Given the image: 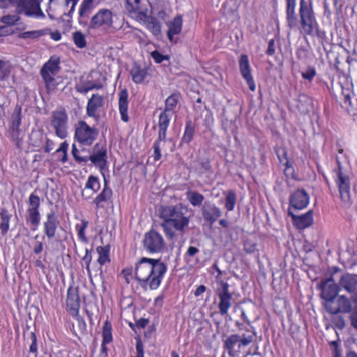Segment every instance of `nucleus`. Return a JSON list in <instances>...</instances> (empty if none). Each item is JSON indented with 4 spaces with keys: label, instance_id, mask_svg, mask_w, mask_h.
I'll return each instance as SVG.
<instances>
[{
    "label": "nucleus",
    "instance_id": "nucleus-25",
    "mask_svg": "<svg viewBox=\"0 0 357 357\" xmlns=\"http://www.w3.org/2000/svg\"><path fill=\"white\" fill-rule=\"evenodd\" d=\"M13 69L14 67L9 61L0 59V83L9 79Z\"/></svg>",
    "mask_w": 357,
    "mask_h": 357
},
{
    "label": "nucleus",
    "instance_id": "nucleus-54",
    "mask_svg": "<svg viewBox=\"0 0 357 357\" xmlns=\"http://www.w3.org/2000/svg\"><path fill=\"white\" fill-rule=\"evenodd\" d=\"M121 276L123 278L126 283L129 284L133 278L132 269L126 268L122 270Z\"/></svg>",
    "mask_w": 357,
    "mask_h": 357
},
{
    "label": "nucleus",
    "instance_id": "nucleus-24",
    "mask_svg": "<svg viewBox=\"0 0 357 357\" xmlns=\"http://www.w3.org/2000/svg\"><path fill=\"white\" fill-rule=\"evenodd\" d=\"M183 20L182 17L179 15L175 17L169 23L168 26L167 37L171 42L174 40V36L178 35L181 33L182 29Z\"/></svg>",
    "mask_w": 357,
    "mask_h": 357
},
{
    "label": "nucleus",
    "instance_id": "nucleus-30",
    "mask_svg": "<svg viewBox=\"0 0 357 357\" xmlns=\"http://www.w3.org/2000/svg\"><path fill=\"white\" fill-rule=\"evenodd\" d=\"M96 251L98 254V262L100 266H104L110 261L109 247L98 246Z\"/></svg>",
    "mask_w": 357,
    "mask_h": 357
},
{
    "label": "nucleus",
    "instance_id": "nucleus-49",
    "mask_svg": "<svg viewBox=\"0 0 357 357\" xmlns=\"http://www.w3.org/2000/svg\"><path fill=\"white\" fill-rule=\"evenodd\" d=\"M73 40L76 46L83 48L86 46V42L84 35L80 31H76L73 34Z\"/></svg>",
    "mask_w": 357,
    "mask_h": 357
},
{
    "label": "nucleus",
    "instance_id": "nucleus-29",
    "mask_svg": "<svg viewBox=\"0 0 357 357\" xmlns=\"http://www.w3.org/2000/svg\"><path fill=\"white\" fill-rule=\"evenodd\" d=\"M0 229L3 236L6 235L10 228V221L12 215L8 210L3 208L0 212Z\"/></svg>",
    "mask_w": 357,
    "mask_h": 357
},
{
    "label": "nucleus",
    "instance_id": "nucleus-46",
    "mask_svg": "<svg viewBox=\"0 0 357 357\" xmlns=\"http://www.w3.org/2000/svg\"><path fill=\"white\" fill-rule=\"evenodd\" d=\"M27 221L32 225L38 226L40 221L39 210H27Z\"/></svg>",
    "mask_w": 357,
    "mask_h": 357
},
{
    "label": "nucleus",
    "instance_id": "nucleus-20",
    "mask_svg": "<svg viewBox=\"0 0 357 357\" xmlns=\"http://www.w3.org/2000/svg\"><path fill=\"white\" fill-rule=\"evenodd\" d=\"M288 214L291 217L294 225L299 229L310 227L314 221L313 211L311 210L303 215H296L289 209Z\"/></svg>",
    "mask_w": 357,
    "mask_h": 357
},
{
    "label": "nucleus",
    "instance_id": "nucleus-43",
    "mask_svg": "<svg viewBox=\"0 0 357 357\" xmlns=\"http://www.w3.org/2000/svg\"><path fill=\"white\" fill-rule=\"evenodd\" d=\"M102 87V85L99 83H95L91 81H88L85 83H83L79 86H77V91L86 93L88 91L94 89H100Z\"/></svg>",
    "mask_w": 357,
    "mask_h": 357
},
{
    "label": "nucleus",
    "instance_id": "nucleus-9",
    "mask_svg": "<svg viewBox=\"0 0 357 357\" xmlns=\"http://www.w3.org/2000/svg\"><path fill=\"white\" fill-rule=\"evenodd\" d=\"M68 116L64 108H58L52 112L51 126L54 129L56 136L64 139L68 135Z\"/></svg>",
    "mask_w": 357,
    "mask_h": 357
},
{
    "label": "nucleus",
    "instance_id": "nucleus-26",
    "mask_svg": "<svg viewBox=\"0 0 357 357\" xmlns=\"http://www.w3.org/2000/svg\"><path fill=\"white\" fill-rule=\"evenodd\" d=\"M112 195V190L107 186L106 182L105 183L104 188L102 192L95 198L93 203L97 208L103 207V202L109 201Z\"/></svg>",
    "mask_w": 357,
    "mask_h": 357
},
{
    "label": "nucleus",
    "instance_id": "nucleus-7",
    "mask_svg": "<svg viewBox=\"0 0 357 357\" xmlns=\"http://www.w3.org/2000/svg\"><path fill=\"white\" fill-rule=\"evenodd\" d=\"M98 130L84 121H79L75 128V139L82 146H91L98 136Z\"/></svg>",
    "mask_w": 357,
    "mask_h": 357
},
{
    "label": "nucleus",
    "instance_id": "nucleus-57",
    "mask_svg": "<svg viewBox=\"0 0 357 357\" xmlns=\"http://www.w3.org/2000/svg\"><path fill=\"white\" fill-rule=\"evenodd\" d=\"M199 252V250L198 248H195V247H193V246H190L188 250H187V252L185 255V260L189 262V259H188L187 257H194L196 254H197Z\"/></svg>",
    "mask_w": 357,
    "mask_h": 357
},
{
    "label": "nucleus",
    "instance_id": "nucleus-14",
    "mask_svg": "<svg viewBox=\"0 0 357 357\" xmlns=\"http://www.w3.org/2000/svg\"><path fill=\"white\" fill-rule=\"evenodd\" d=\"M238 67L243 78L246 81L249 89L254 91L256 89L255 83L252 75V68L248 55L241 54L238 59Z\"/></svg>",
    "mask_w": 357,
    "mask_h": 357
},
{
    "label": "nucleus",
    "instance_id": "nucleus-36",
    "mask_svg": "<svg viewBox=\"0 0 357 357\" xmlns=\"http://www.w3.org/2000/svg\"><path fill=\"white\" fill-rule=\"evenodd\" d=\"M21 113L22 107L20 106H16L11 116L10 128L13 130H18L21 125Z\"/></svg>",
    "mask_w": 357,
    "mask_h": 357
},
{
    "label": "nucleus",
    "instance_id": "nucleus-1",
    "mask_svg": "<svg viewBox=\"0 0 357 357\" xmlns=\"http://www.w3.org/2000/svg\"><path fill=\"white\" fill-rule=\"evenodd\" d=\"M166 265L160 259L141 258L135 266V277L139 284L151 290L157 289L167 272Z\"/></svg>",
    "mask_w": 357,
    "mask_h": 357
},
{
    "label": "nucleus",
    "instance_id": "nucleus-42",
    "mask_svg": "<svg viewBox=\"0 0 357 357\" xmlns=\"http://www.w3.org/2000/svg\"><path fill=\"white\" fill-rule=\"evenodd\" d=\"M195 129L190 121L186 122L184 134L182 137V142L190 143L194 136Z\"/></svg>",
    "mask_w": 357,
    "mask_h": 357
},
{
    "label": "nucleus",
    "instance_id": "nucleus-52",
    "mask_svg": "<svg viewBox=\"0 0 357 357\" xmlns=\"http://www.w3.org/2000/svg\"><path fill=\"white\" fill-rule=\"evenodd\" d=\"M151 56L156 63H160L164 61L169 60V56L162 54L157 50L153 51L151 53Z\"/></svg>",
    "mask_w": 357,
    "mask_h": 357
},
{
    "label": "nucleus",
    "instance_id": "nucleus-63",
    "mask_svg": "<svg viewBox=\"0 0 357 357\" xmlns=\"http://www.w3.org/2000/svg\"><path fill=\"white\" fill-rule=\"evenodd\" d=\"M275 41L273 39H271L268 41V45L266 53L268 55H273L275 53Z\"/></svg>",
    "mask_w": 357,
    "mask_h": 357
},
{
    "label": "nucleus",
    "instance_id": "nucleus-47",
    "mask_svg": "<svg viewBox=\"0 0 357 357\" xmlns=\"http://www.w3.org/2000/svg\"><path fill=\"white\" fill-rule=\"evenodd\" d=\"M172 116V112H168L167 111L164 110L159 117V128H168Z\"/></svg>",
    "mask_w": 357,
    "mask_h": 357
},
{
    "label": "nucleus",
    "instance_id": "nucleus-50",
    "mask_svg": "<svg viewBox=\"0 0 357 357\" xmlns=\"http://www.w3.org/2000/svg\"><path fill=\"white\" fill-rule=\"evenodd\" d=\"M40 204V200L38 195L31 193L29 197V205L28 209L38 210Z\"/></svg>",
    "mask_w": 357,
    "mask_h": 357
},
{
    "label": "nucleus",
    "instance_id": "nucleus-41",
    "mask_svg": "<svg viewBox=\"0 0 357 357\" xmlns=\"http://www.w3.org/2000/svg\"><path fill=\"white\" fill-rule=\"evenodd\" d=\"M180 99V95L178 93H173L169 96L165 101V111L172 112L174 107L176 106Z\"/></svg>",
    "mask_w": 357,
    "mask_h": 357
},
{
    "label": "nucleus",
    "instance_id": "nucleus-40",
    "mask_svg": "<svg viewBox=\"0 0 357 357\" xmlns=\"http://www.w3.org/2000/svg\"><path fill=\"white\" fill-rule=\"evenodd\" d=\"M112 327L111 323L106 320L104 322L103 327H102V341H104V343H110L112 340Z\"/></svg>",
    "mask_w": 357,
    "mask_h": 357
},
{
    "label": "nucleus",
    "instance_id": "nucleus-51",
    "mask_svg": "<svg viewBox=\"0 0 357 357\" xmlns=\"http://www.w3.org/2000/svg\"><path fill=\"white\" fill-rule=\"evenodd\" d=\"M141 0H126V8L130 13L136 12L139 8Z\"/></svg>",
    "mask_w": 357,
    "mask_h": 357
},
{
    "label": "nucleus",
    "instance_id": "nucleus-45",
    "mask_svg": "<svg viewBox=\"0 0 357 357\" xmlns=\"http://www.w3.org/2000/svg\"><path fill=\"white\" fill-rule=\"evenodd\" d=\"M79 0H49L50 4H56V5H61L63 7L65 6H70V8L69 10V15L71 13H73L75 8V6Z\"/></svg>",
    "mask_w": 357,
    "mask_h": 357
},
{
    "label": "nucleus",
    "instance_id": "nucleus-22",
    "mask_svg": "<svg viewBox=\"0 0 357 357\" xmlns=\"http://www.w3.org/2000/svg\"><path fill=\"white\" fill-rule=\"evenodd\" d=\"M98 5L96 0H83L79 8V23H86V19Z\"/></svg>",
    "mask_w": 357,
    "mask_h": 357
},
{
    "label": "nucleus",
    "instance_id": "nucleus-62",
    "mask_svg": "<svg viewBox=\"0 0 357 357\" xmlns=\"http://www.w3.org/2000/svg\"><path fill=\"white\" fill-rule=\"evenodd\" d=\"M137 356L144 357V348L143 344L140 340H138L136 344Z\"/></svg>",
    "mask_w": 357,
    "mask_h": 357
},
{
    "label": "nucleus",
    "instance_id": "nucleus-27",
    "mask_svg": "<svg viewBox=\"0 0 357 357\" xmlns=\"http://www.w3.org/2000/svg\"><path fill=\"white\" fill-rule=\"evenodd\" d=\"M40 1L41 0H26L25 2L27 5L31 4L32 6H33V9L29 8L30 12H32V15H30V18H34V19H45V15L42 10L40 8ZM29 8V6H27Z\"/></svg>",
    "mask_w": 357,
    "mask_h": 357
},
{
    "label": "nucleus",
    "instance_id": "nucleus-48",
    "mask_svg": "<svg viewBox=\"0 0 357 357\" xmlns=\"http://www.w3.org/2000/svg\"><path fill=\"white\" fill-rule=\"evenodd\" d=\"M204 215L206 219L215 221L216 219L221 216L222 213L219 208L215 206H212L211 207V212H205Z\"/></svg>",
    "mask_w": 357,
    "mask_h": 357
},
{
    "label": "nucleus",
    "instance_id": "nucleus-18",
    "mask_svg": "<svg viewBox=\"0 0 357 357\" xmlns=\"http://www.w3.org/2000/svg\"><path fill=\"white\" fill-rule=\"evenodd\" d=\"M26 0H0V8H8L10 6H14L16 11L18 13H22L27 17H30L32 15V12H30V9H28L27 4L25 2ZM29 8H33L31 4L29 5Z\"/></svg>",
    "mask_w": 357,
    "mask_h": 357
},
{
    "label": "nucleus",
    "instance_id": "nucleus-61",
    "mask_svg": "<svg viewBox=\"0 0 357 357\" xmlns=\"http://www.w3.org/2000/svg\"><path fill=\"white\" fill-rule=\"evenodd\" d=\"M350 319L351 326L357 329V307L351 312Z\"/></svg>",
    "mask_w": 357,
    "mask_h": 357
},
{
    "label": "nucleus",
    "instance_id": "nucleus-5",
    "mask_svg": "<svg viewBox=\"0 0 357 357\" xmlns=\"http://www.w3.org/2000/svg\"><path fill=\"white\" fill-rule=\"evenodd\" d=\"M59 59L51 57L43 66L40 74L49 93L53 92L61 82L58 73L60 70Z\"/></svg>",
    "mask_w": 357,
    "mask_h": 357
},
{
    "label": "nucleus",
    "instance_id": "nucleus-11",
    "mask_svg": "<svg viewBox=\"0 0 357 357\" xmlns=\"http://www.w3.org/2000/svg\"><path fill=\"white\" fill-rule=\"evenodd\" d=\"M340 291H345L354 303H357V276L344 274L339 280Z\"/></svg>",
    "mask_w": 357,
    "mask_h": 357
},
{
    "label": "nucleus",
    "instance_id": "nucleus-32",
    "mask_svg": "<svg viewBox=\"0 0 357 357\" xmlns=\"http://www.w3.org/2000/svg\"><path fill=\"white\" fill-rule=\"evenodd\" d=\"M323 304L326 310L331 314H335L340 312L338 296L333 297L326 302H324Z\"/></svg>",
    "mask_w": 357,
    "mask_h": 357
},
{
    "label": "nucleus",
    "instance_id": "nucleus-56",
    "mask_svg": "<svg viewBox=\"0 0 357 357\" xmlns=\"http://www.w3.org/2000/svg\"><path fill=\"white\" fill-rule=\"evenodd\" d=\"M91 255L89 254L88 250H86V255L82 258V260L86 263V269L87 271V274L91 275V270H90V263L91 261Z\"/></svg>",
    "mask_w": 357,
    "mask_h": 357
},
{
    "label": "nucleus",
    "instance_id": "nucleus-44",
    "mask_svg": "<svg viewBox=\"0 0 357 357\" xmlns=\"http://www.w3.org/2000/svg\"><path fill=\"white\" fill-rule=\"evenodd\" d=\"M20 15H22V13H18L16 10L13 14H8L5 15L1 17V22L5 24L13 26L17 24L20 20Z\"/></svg>",
    "mask_w": 357,
    "mask_h": 357
},
{
    "label": "nucleus",
    "instance_id": "nucleus-19",
    "mask_svg": "<svg viewBox=\"0 0 357 357\" xmlns=\"http://www.w3.org/2000/svg\"><path fill=\"white\" fill-rule=\"evenodd\" d=\"M59 225V222L55 213L52 211L48 213L43 224V231L49 239L55 236Z\"/></svg>",
    "mask_w": 357,
    "mask_h": 357
},
{
    "label": "nucleus",
    "instance_id": "nucleus-60",
    "mask_svg": "<svg viewBox=\"0 0 357 357\" xmlns=\"http://www.w3.org/2000/svg\"><path fill=\"white\" fill-rule=\"evenodd\" d=\"M72 154L75 159L79 162H86V160L84 158H82L79 155V150L76 148L75 145H73Z\"/></svg>",
    "mask_w": 357,
    "mask_h": 357
},
{
    "label": "nucleus",
    "instance_id": "nucleus-23",
    "mask_svg": "<svg viewBox=\"0 0 357 357\" xmlns=\"http://www.w3.org/2000/svg\"><path fill=\"white\" fill-rule=\"evenodd\" d=\"M119 111L121 115V119L123 122L129 121L128 116V93L126 90L121 91L119 94Z\"/></svg>",
    "mask_w": 357,
    "mask_h": 357
},
{
    "label": "nucleus",
    "instance_id": "nucleus-10",
    "mask_svg": "<svg viewBox=\"0 0 357 357\" xmlns=\"http://www.w3.org/2000/svg\"><path fill=\"white\" fill-rule=\"evenodd\" d=\"M143 242L145 250L150 253L160 252L165 247L162 236L155 230L146 233Z\"/></svg>",
    "mask_w": 357,
    "mask_h": 357
},
{
    "label": "nucleus",
    "instance_id": "nucleus-53",
    "mask_svg": "<svg viewBox=\"0 0 357 357\" xmlns=\"http://www.w3.org/2000/svg\"><path fill=\"white\" fill-rule=\"evenodd\" d=\"M301 75L304 79L311 82L316 75V70L314 68L309 67L305 72H302Z\"/></svg>",
    "mask_w": 357,
    "mask_h": 357
},
{
    "label": "nucleus",
    "instance_id": "nucleus-28",
    "mask_svg": "<svg viewBox=\"0 0 357 357\" xmlns=\"http://www.w3.org/2000/svg\"><path fill=\"white\" fill-rule=\"evenodd\" d=\"M148 74L147 69L139 66H134L130 70V75L135 84H141L144 82Z\"/></svg>",
    "mask_w": 357,
    "mask_h": 357
},
{
    "label": "nucleus",
    "instance_id": "nucleus-12",
    "mask_svg": "<svg viewBox=\"0 0 357 357\" xmlns=\"http://www.w3.org/2000/svg\"><path fill=\"white\" fill-rule=\"evenodd\" d=\"M220 288L218 289L217 294L220 299L218 308L222 315L228 313L231 306L232 294L229 291V284L223 281L220 282Z\"/></svg>",
    "mask_w": 357,
    "mask_h": 357
},
{
    "label": "nucleus",
    "instance_id": "nucleus-16",
    "mask_svg": "<svg viewBox=\"0 0 357 357\" xmlns=\"http://www.w3.org/2000/svg\"><path fill=\"white\" fill-rule=\"evenodd\" d=\"M67 310L74 317H78L79 310V297L78 290L75 287H69L66 298Z\"/></svg>",
    "mask_w": 357,
    "mask_h": 357
},
{
    "label": "nucleus",
    "instance_id": "nucleus-8",
    "mask_svg": "<svg viewBox=\"0 0 357 357\" xmlns=\"http://www.w3.org/2000/svg\"><path fill=\"white\" fill-rule=\"evenodd\" d=\"M116 15L107 8H101L91 17L89 28L91 29L108 31L114 24Z\"/></svg>",
    "mask_w": 357,
    "mask_h": 357
},
{
    "label": "nucleus",
    "instance_id": "nucleus-13",
    "mask_svg": "<svg viewBox=\"0 0 357 357\" xmlns=\"http://www.w3.org/2000/svg\"><path fill=\"white\" fill-rule=\"evenodd\" d=\"M319 289L321 290V297L324 302L336 297L340 291L339 284H336L332 277L321 280Z\"/></svg>",
    "mask_w": 357,
    "mask_h": 357
},
{
    "label": "nucleus",
    "instance_id": "nucleus-21",
    "mask_svg": "<svg viewBox=\"0 0 357 357\" xmlns=\"http://www.w3.org/2000/svg\"><path fill=\"white\" fill-rule=\"evenodd\" d=\"M103 100L99 95H93L91 98L88 101L86 106V114L89 116L98 120L99 115L98 110L102 106Z\"/></svg>",
    "mask_w": 357,
    "mask_h": 357
},
{
    "label": "nucleus",
    "instance_id": "nucleus-59",
    "mask_svg": "<svg viewBox=\"0 0 357 357\" xmlns=\"http://www.w3.org/2000/svg\"><path fill=\"white\" fill-rule=\"evenodd\" d=\"M286 20L290 29H294L297 26L296 16H286Z\"/></svg>",
    "mask_w": 357,
    "mask_h": 357
},
{
    "label": "nucleus",
    "instance_id": "nucleus-34",
    "mask_svg": "<svg viewBox=\"0 0 357 357\" xmlns=\"http://www.w3.org/2000/svg\"><path fill=\"white\" fill-rule=\"evenodd\" d=\"M225 195V206L228 211H231L234 209L236 203V195L233 190H229L224 192Z\"/></svg>",
    "mask_w": 357,
    "mask_h": 357
},
{
    "label": "nucleus",
    "instance_id": "nucleus-15",
    "mask_svg": "<svg viewBox=\"0 0 357 357\" xmlns=\"http://www.w3.org/2000/svg\"><path fill=\"white\" fill-rule=\"evenodd\" d=\"M91 162L100 169L107 165V147L103 143H97L89 157Z\"/></svg>",
    "mask_w": 357,
    "mask_h": 357
},
{
    "label": "nucleus",
    "instance_id": "nucleus-33",
    "mask_svg": "<svg viewBox=\"0 0 357 357\" xmlns=\"http://www.w3.org/2000/svg\"><path fill=\"white\" fill-rule=\"evenodd\" d=\"M146 28L154 35L159 36L161 33V27L158 20L154 17H149L146 21Z\"/></svg>",
    "mask_w": 357,
    "mask_h": 357
},
{
    "label": "nucleus",
    "instance_id": "nucleus-58",
    "mask_svg": "<svg viewBox=\"0 0 357 357\" xmlns=\"http://www.w3.org/2000/svg\"><path fill=\"white\" fill-rule=\"evenodd\" d=\"M31 344L30 345L29 351L31 353H37V339L34 333H31Z\"/></svg>",
    "mask_w": 357,
    "mask_h": 357
},
{
    "label": "nucleus",
    "instance_id": "nucleus-64",
    "mask_svg": "<svg viewBox=\"0 0 357 357\" xmlns=\"http://www.w3.org/2000/svg\"><path fill=\"white\" fill-rule=\"evenodd\" d=\"M244 250L247 253H252L255 250V245L254 244H250L249 242H246L244 244Z\"/></svg>",
    "mask_w": 357,
    "mask_h": 357
},
{
    "label": "nucleus",
    "instance_id": "nucleus-37",
    "mask_svg": "<svg viewBox=\"0 0 357 357\" xmlns=\"http://www.w3.org/2000/svg\"><path fill=\"white\" fill-rule=\"evenodd\" d=\"M100 188V183L98 177L91 175L89 176L86 184L85 190H89L93 194L97 192Z\"/></svg>",
    "mask_w": 357,
    "mask_h": 357
},
{
    "label": "nucleus",
    "instance_id": "nucleus-38",
    "mask_svg": "<svg viewBox=\"0 0 357 357\" xmlns=\"http://www.w3.org/2000/svg\"><path fill=\"white\" fill-rule=\"evenodd\" d=\"M340 313H348L352 309V301L344 295L338 296Z\"/></svg>",
    "mask_w": 357,
    "mask_h": 357
},
{
    "label": "nucleus",
    "instance_id": "nucleus-31",
    "mask_svg": "<svg viewBox=\"0 0 357 357\" xmlns=\"http://www.w3.org/2000/svg\"><path fill=\"white\" fill-rule=\"evenodd\" d=\"M50 30L48 29H38L33 31H27L22 32L20 34V38L22 39H37L41 36L47 35Z\"/></svg>",
    "mask_w": 357,
    "mask_h": 357
},
{
    "label": "nucleus",
    "instance_id": "nucleus-39",
    "mask_svg": "<svg viewBox=\"0 0 357 357\" xmlns=\"http://www.w3.org/2000/svg\"><path fill=\"white\" fill-rule=\"evenodd\" d=\"M186 197L193 206H200L204 200V196L192 190H188L186 192Z\"/></svg>",
    "mask_w": 357,
    "mask_h": 357
},
{
    "label": "nucleus",
    "instance_id": "nucleus-17",
    "mask_svg": "<svg viewBox=\"0 0 357 357\" xmlns=\"http://www.w3.org/2000/svg\"><path fill=\"white\" fill-rule=\"evenodd\" d=\"M309 201L310 197L306 191L298 189L290 196L289 204L295 209L302 210L307 206Z\"/></svg>",
    "mask_w": 357,
    "mask_h": 357
},
{
    "label": "nucleus",
    "instance_id": "nucleus-35",
    "mask_svg": "<svg viewBox=\"0 0 357 357\" xmlns=\"http://www.w3.org/2000/svg\"><path fill=\"white\" fill-rule=\"evenodd\" d=\"M88 226L89 222L85 219H82L80 222L75 225V230L77 233L78 238L82 242H87L85 231Z\"/></svg>",
    "mask_w": 357,
    "mask_h": 357
},
{
    "label": "nucleus",
    "instance_id": "nucleus-4",
    "mask_svg": "<svg viewBox=\"0 0 357 357\" xmlns=\"http://www.w3.org/2000/svg\"><path fill=\"white\" fill-rule=\"evenodd\" d=\"M340 158L337 156V168L333 170V179L338 189L340 197L345 204L351 199V181L349 172L340 164Z\"/></svg>",
    "mask_w": 357,
    "mask_h": 357
},
{
    "label": "nucleus",
    "instance_id": "nucleus-55",
    "mask_svg": "<svg viewBox=\"0 0 357 357\" xmlns=\"http://www.w3.org/2000/svg\"><path fill=\"white\" fill-rule=\"evenodd\" d=\"M153 156L155 161H158L161 158L160 144L159 141H155L153 144Z\"/></svg>",
    "mask_w": 357,
    "mask_h": 357
},
{
    "label": "nucleus",
    "instance_id": "nucleus-2",
    "mask_svg": "<svg viewBox=\"0 0 357 357\" xmlns=\"http://www.w3.org/2000/svg\"><path fill=\"white\" fill-rule=\"evenodd\" d=\"M181 205L162 206L160 208L159 216L162 220L161 226L169 238H174L177 234H183L188 228L190 220Z\"/></svg>",
    "mask_w": 357,
    "mask_h": 357
},
{
    "label": "nucleus",
    "instance_id": "nucleus-6",
    "mask_svg": "<svg viewBox=\"0 0 357 357\" xmlns=\"http://www.w3.org/2000/svg\"><path fill=\"white\" fill-rule=\"evenodd\" d=\"M299 15L304 33L310 36L314 34V31L317 30L318 24L312 6L305 0L300 1Z\"/></svg>",
    "mask_w": 357,
    "mask_h": 357
},
{
    "label": "nucleus",
    "instance_id": "nucleus-3",
    "mask_svg": "<svg viewBox=\"0 0 357 357\" xmlns=\"http://www.w3.org/2000/svg\"><path fill=\"white\" fill-rule=\"evenodd\" d=\"M238 333L230 335L224 342L225 347L231 357L238 356L240 352L252 342L256 335L251 326L243 328L238 325Z\"/></svg>",
    "mask_w": 357,
    "mask_h": 357
}]
</instances>
